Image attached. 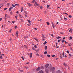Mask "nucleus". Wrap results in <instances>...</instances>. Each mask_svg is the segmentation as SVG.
<instances>
[{
  "label": "nucleus",
  "mask_w": 73,
  "mask_h": 73,
  "mask_svg": "<svg viewBox=\"0 0 73 73\" xmlns=\"http://www.w3.org/2000/svg\"><path fill=\"white\" fill-rule=\"evenodd\" d=\"M7 9V8H5L4 9V10H6V9Z\"/></svg>",
  "instance_id": "obj_58"
},
{
  "label": "nucleus",
  "mask_w": 73,
  "mask_h": 73,
  "mask_svg": "<svg viewBox=\"0 0 73 73\" xmlns=\"http://www.w3.org/2000/svg\"><path fill=\"white\" fill-rule=\"evenodd\" d=\"M45 66L46 68H48L49 66V64H48L45 65Z\"/></svg>",
  "instance_id": "obj_5"
},
{
  "label": "nucleus",
  "mask_w": 73,
  "mask_h": 73,
  "mask_svg": "<svg viewBox=\"0 0 73 73\" xmlns=\"http://www.w3.org/2000/svg\"><path fill=\"white\" fill-rule=\"evenodd\" d=\"M17 5V4H15V5L12 4V7H15V6H16Z\"/></svg>",
  "instance_id": "obj_4"
},
{
  "label": "nucleus",
  "mask_w": 73,
  "mask_h": 73,
  "mask_svg": "<svg viewBox=\"0 0 73 73\" xmlns=\"http://www.w3.org/2000/svg\"><path fill=\"white\" fill-rule=\"evenodd\" d=\"M60 34H62V35H63L64 34V33H62L61 32H60Z\"/></svg>",
  "instance_id": "obj_39"
},
{
  "label": "nucleus",
  "mask_w": 73,
  "mask_h": 73,
  "mask_svg": "<svg viewBox=\"0 0 73 73\" xmlns=\"http://www.w3.org/2000/svg\"><path fill=\"white\" fill-rule=\"evenodd\" d=\"M20 20H21V21H22L23 22V19H21Z\"/></svg>",
  "instance_id": "obj_56"
},
{
  "label": "nucleus",
  "mask_w": 73,
  "mask_h": 73,
  "mask_svg": "<svg viewBox=\"0 0 73 73\" xmlns=\"http://www.w3.org/2000/svg\"><path fill=\"white\" fill-rule=\"evenodd\" d=\"M55 55H52V57H55Z\"/></svg>",
  "instance_id": "obj_47"
},
{
  "label": "nucleus",
  "mask_w": 73,
  "mask_h": 73,
  "mask_svg": "<svg viewBox=\"0 0 73 73\" xmlns=\"http://www.w3.org/2000/svg\"><path fill=\"white\" fill-rule=\"evenodd\" d=\"M64 20H67V19L65 17L64 18Z\"/></svg>",
  "instance_id": "obj_46"
},
{
  "label": "nucleus",
  "mask_w": 73,
  "mask_h": 73,
  "mask_svg": "<svg viewBox=\"0 0 73 73\" xmlns=\"http://www.w3.org/2000/svg\"><path fill=\"white\" fill-rule=\"evenodd\" d=\"M25 17H27V15L26 14H25Z\"/></svg>",
  "instance_id": "obj_51"
},
{
  "label": "nucleus",
  "mask_w": 73,
  "mask_h": 73,
  "mask_svg": "<svg viewBox=\"0 0 73 73\" xmlns=\"http://www.w3.org/2000/svg\"><path fill=\"white\" fill-rule=\"evenodd\" d=\"M63 65H64V66H67V64L65 63H64Z\"/></svg>",
  "instance_id": "obj_6"
},
{
  "label": "nucleus",
  "mask_w": 73,
  "mask_h": 73,
  "mask_svg": "<svg viewBox=\"0 0 73 73\" xmlns=\"http://www.w3.org/2000/svg\"><path fill=\"white\" fill-rule=\"evenodd\" d=\"M25 68L27 69H28L29 68L28 66H26V67H25Z\"/></svg>",
  "instance_id": "obj_30"
},
{
  "label": "nucleus",
  "mask_w": 73,
  "mask_h": 73,
  "mask_svg": "<svg viewBox=\"0 0 73 73\" xmlns=\"http://www.w3.org/2000/svg\"><path fill=\"white\" fill-rule=\"evenodd\" d=\"M40 9H42V6H40Z\"/></svg>",
  "instance_id": "obj_45"
},
{
  "label": "nucleus",
  "mask_w": 73,
  "mask_h": 73,
  "mask_svg": "<svg viewBox=\"0 0 73 73\" xmlns=\"http://www.w3.org/2000/svg\"><path fill=\"white\" fill-rule=\"evenodd\" d=\"M54 69H55V68L53 67L50 69V70L52 71V73H54Z\"/></svg>",
  "instance_id": "obj_1"
},
{
  "label": "nucleus",
  "mask_w": 73,
  "mask_h": 73,
  "mask_svg": "<svg viewBox=\"0 0 73 73\" xmlns=\"http://www.w3.org/2000/svg\"><path fill=\"white\" fill-rule=\"evenodd\" d=\"M49 6H50L49 5H47V8H48V7H49Z\"/></svg>",
  "instance_id": "obj_55"
},
{
  "label": "nucleus",
  "mask_w": 73,
  "mask_h": 73,
  "mask_svg": "<svg viewBox=\"0 0 73 73\" xmlns=\"http://www.w3.org/2000/svg\"><path fill=\"white\" fill-rule=\"evenodd\" d=\"M46 43H47V42H46V41H45L44 43H43V44L44 45H45Z\"/></svg>",
  "instance_id": "obj_14"
},
{
  "label": "nucleus",
  "mask_w": 73,
  "mask_h": 73,
  "mask_svg": "<svg viewBox=\"0 0 73 73\" xmlns=\"http://www.w3.org/2000/svg\"><path fill=\"white\" fill-rule=\"evenodd\" d=\"M46 24L47 25H49V24H50L49 23V22H46Z\"/></svg>",
  "instance_id": "obj_26"
},
{
  "label": "nucleus",
  "mask_w": 73,
  "mask_h": 73,
  "mask_svg": "<svg viewBox=\"0 0 73 73\" xmlns=\"http://www.w3.org/2000/svg\"><path fill=\"white\" fill-rule=\"evenodd\" d=\"M19 17L20 18H21H21H22V17H21V14H19Z\"/></svg>",
  "instance_id": "obj_21"
},
{
  "label": "nucleus",
  "mask_w": 73,
  "mask_h": 73,
  "mask_svg": "<svg viewBox=\"0 0 73 73\" xmlns=\"http://www.w3.org/2000/svg\"><path fill=\"white\" fill-rule=\"evenodd\" d=\"M21 58L23 59V61H24V57H23V56H22L21 57Z\"/></svg>",
  "instance_id": "obj_25"
},
{
  "label": "nucleus",
  "mask_w": 73,
  "mask_h": 73,
  "mask_svg": "<svg viewBox=\"0 0 73 73\" xmlns=\"http://www.w3.org/2000/svg\"><path fill=\"white\" fill-rule=\"evenodd\" d=\"M69 56H70V57H72V55L70 54H69Z\"/></svg>",
  "instance_id": "obj_49"
},
{
  "label": "nucleus",
  "mask_w": 73,
  "mask_h": 73,
  "mask_svg": "<svg viewBox=\"0 0 73 73\" xmlns=\"http://www.w3.org/2000/svg\"><path fill=\"white\" fill-rule=\"evenodd\" d=\"M3 58V56H2V55H1V56H0V58Z\"/></svg>",
  "instance_id": "obj_29"
},
{
  "label": "nucleus",
  "mask_w": 73,
  "mask_h": 73,
  "mask_svg": "<svg viewBox=\"0 0 73 73\" xmlns=\"http://www.w3.org/2000/svg\"><path fill=\"white\" fill-rule=\"evenodd\" d=\"M27 21H28V23H31V21L29 20H27Z\"/></svg>",
  "instance_id": "obj_16"
},
{
  "label": "nucleus",
  "mask_w": 73,
  "mask_h": 73,
  "mask_svg": "<svg viewBox=\"0 0 73 73\" xmlns=\"http://www.w3.org/2000/svg\"><path fill=\"white\" fill-rule=\"evenodd\" d=\"M12 11H11L10 13V14L11 15H12Z\"/></svg>",
  "instance_id": "obj_32"
},
{
  "label": "nucleus",
  "mask_w": 73,
  "mask_h": 73,
  "mask_svg": "<svg viewBox=\"0 0 73 73\" xmlns=\"http://www.w3.org/2000/svg\"><path fill=\"white\" fill-rule=\"evenodd\" d=\"M1 55H2V56H4V54H2Z\"/></svg>",
  "instance_id": "obj_61"
},
{
  "label": "nucleus",
  "mask_w": 73,
  "mask_h": 73,
  "mask_svg": "<svg viewBox=\"0 0 73 73\" xmlns=\"http://www.w3.org/2000/svg\"><path fill=\"white\" fill-rule=\"evenodd\" d=\"M37 6H38V7H39V6H40V5L38 4H37Z\"/></svg>",
  "instance_id": "obj_54"
},
{
  "label": "nucleus",
  "mask_w": 73,
  "mask_h": 73,
  "mask_svg": "<svg viewBox=\"0 0 73 73\" xmlns=\"http://www.w3.org/2000/svg\"><path fill=\"white\" fill-rule=\"evenodd\" d=\"M58 44L57 43H56V47L57 46Z\"/></svg>",
  "instance_id": "obj_48"
},
{
  "label": "nucleus",
  "mask_w": 73,
  "mask_h": 73,
  "mask_svg": "<svg viewBox=\"0 0 73 73\" xmlns=\"http://www.w3.org/2000/svg\"><path fill=\"white\" fill-rule=\"evenodd\" d=\"M57 73H61V72L59 70H58Z\"/></svg>",
  "instance_id": "obj_11"
},
{
  "label": "nucleus",
  "mask_w": 73,
  "mask_h": 73,
  "mask_svg": "<svg viewBox=\"0 0 73 73\" xmlns=\"http://www.w3.org/2000/svg\"><path fill=\"white\" fill-rule=\"evenodd\" d=\"M40 70V67H38L36 69L37 71H38V70Z\"/></svg>",
  "instance_id": "obj_3"
},
{
  "label": "nucleus",
  "mask_w": 73,
  "mask_h": 73,
  "mask_svg": "<svg viewBox=\"0 0 73 73\" xmlns=\"http://www.w3.org/2000/svg\"><path fill=\"white\" fill-rule=\"evenodd\" d=\"M15 16V18H16V19H17V17L16 16Z\"/></svg>",
  "instance_id": "obj_35"
},
{
  "label": "nucleus",
  "mask_w": 73,
  "mask_h": 73,
  "mask_svg": "<svg viewBox=\"0 0 73 73\" xmlns=\"http://www.w3.org/2000/svg\"><path fill=\"white\" fill-rule=\"evenodd\" d=\"M35 1H36L35 0H33V1H32V3H35Z\"/></svg>",
  "instance_id": "obj_20"
},
{
  "label": "nucleus",
  "mask_w": 73,
  "mask_h": 73,
  "mask_svg": "<svg viewBox=\"0 0 73 73\" xmlns=\"http://www.w3.org/2000/svg\"><path fill=\"white\" fill-rule=\"evenodd\" d=\"M51 24H52V25H54L53 24V22H51Z\"/></svg>",
  "instance_id": "obj_43"
},
{
  "label": "nucleus",
  "mask_w": 73,
  "mask_h": 73,
  "mask_svg": "<svg viewBox=\"0 0 73 73\" xmlns=\"http://www.w3.org/2000/svg\"><path fill=\"white\" fill-rule=\"evenodd\" d=\"M12 31V29H11L10 31H9V32H11Z\"/></svg>",
  "instance_id": "obj_40"
},
{
  "label": "nucleus",
  "mask_w": 73,
  "mask_h": 73,
  "mask_svg": "<svg viewBox=\"0 0 73 73\" xmlns=\"http://www.w3.org/2000/svg\"><path fill=\"white\" fill-rule=\"evenodd\" d=\"M13 8V7H11L9 9V11H11V9Z\"/></svg>",
  "instance_id": "obj_7"
},
{
  "label": "nucleus",
  "mask_w": 73,
  "mask_h": 73,
  "mask_svg": "<svg viewBox=\"0 0 73 73\" xmlns=\"http://www.w3.org/2000/svg\"><path fill=\"white\" fill-rule=\"evenodd\" d=\"M64 42H65V44H68V42H66V41H64Z\"/></svg>",
  "instance_id": "obj_33"
},
{
  "label": "nucleus",
  "mask_w": 73,
  "mask_h": 73,
  "mask_svg": "<svg viewBox=\"0 0 73 73\" xmlns=\"http://www.w3.org/2000/svg\"><path fill=\"white\" fill-rule=\"evenodd\" d=\"M35 40H36V41H37V42H38V39H37L35 38Z\"/></svg>",
  "instance_id": "obj_24"
},
{
  "label": "nucleus",
  "mask_w": 73,
  "mask_h": 73,
  "mask_svg": "<svg viewBox=\"0 0 73 73\" xmlns=\"http://www.w3.org/2000/svg\"><path fill=\"white\" fill-rule=\"evenodd\" d=\"M53 27V28H54V26L53 25H52Z\"/></svg>",
  "instance_id": "obj_60"
},
{
  "label": "nucleus",
  "mask_w": 73,
  "mask_h": 73,
  "mask_svg": "<svg viewBox=\"0 0 73 73\" xmlns=\"http://www.w3.org/2000/svg\"><path fill=\"white\" fill-rule=\"evenodd\" d=\"M47 56L48 57H50V55L48 54L47 55Z\"/></svg>",
  "instance_id": "obj_23"
},
{
  "label": "nucleus",
  "mask_w": 73,
  "mask_h": 73,
  "mask_svg": "<svg viewBox=\"0 0 73 73\" xmlns=\"http://www.w3.org/2000/svg\"><path fill=\"white\" fill-rule=\"evenodd\" d=\"M69 17L70 18H71V17H72V16H71V15H69Z\"/></svg>",
  "instance_id": "obj_38"
},
{
  "label": "nucleus",
  "mask_w": 73,
  "mask_h": 73,
  "mask_svg": "<svg viewBox=\"0 0 73 73\" xmlns=\"http://www.w3.org/2000/svg\"><path fill=\"white\" fill-rule=\"evenodd\" d=\"M16 28H17V26H15V29H16Z\"/></svg>",
  "instance_id": "obj_63"
},
{
  "label": "nucleus",
  "mask_w": 73,
  "mask_h": 73,
  "mask_svg": "<svg viewBox=\"0 0 73 73\" xmlns=\"http://www.w3.org/2000/svg\"><path fill=\"white\" fill-rule=\"evenodd\" d=\"M70 31L71 32H72V31H73V30H72V29H70Z\"/></svg>",
  "instance_id": "obj_17"
},
{
  "label": "nucleus",
  "mask_w": 73,
  "mask_h": 73,
  "mask_svg": "<svg viewBox=\"0 0 73 73\" xmlns=\"http://www.w3.org/2000/svg\"><path fill=\"white\" fill-rule=\"evenodd\" d=\"M45 49L46 50V49H47V46H45Z\"/></svg>",
  "instance_id": "obj_19"
},
{
  "label": "nucleus",
  "mask_w": 73,
  "mask_h": 73,
  "mask_svg": "<svg viewBox=\"0 0 73 73\" xmlns=\"http://www.w3.org/2000/svg\"><path fill=\"white\" fill-rule=\"evenodd\" d=\"M24 12L25 13H26V14H27L28 13L27 12H26V11H24Z\"/></svg>",
  "instance_id": "obj_50"
},
{
  "label": "nucleus",
  "mask_w": 73,
  "mask_h": 73,
  "mask_svg": "<svg viewBox=\"0 0 73 73\" xmlns=\"http://www.w3.org/2000/svg\"><path fill=\"white\" fill-rule=\"evenodd\" d=\"M7 18H8V19H9V16H7Z\"/></svg>",
  "instance_id": "obj_53"
},
{
  "label": "nucleus",
  "mask_w": 73,
  "mask_h": 73,
  "mask_svg": "<svg viewBox=\"0 0 73 73\" xmlns=\"http://www.w3.org/2000/svg\"><path fill=\"white\" fill-rule=\"evenodd\" d=\"M65 54H64V52H63L62 53V55H63V56L64 57V55Z\"/></svg>",
  "instance_id": "obj_28"
},
{
  "label": "nucleus",
  "mask_w": 73,
  "mask_h": 73,
  "mask_svg": "<svg viewBox=\"0 0 73 73\" xmlns=\"http://www.w3.org/2000/svg\"><path fill=\"white\" fill-rule=\"evenodd\" d=\"M65 41V40H62V42H64Z\"/></svg>",
  "instance_id": "obj_27"
},
{
  "label": "nucleus",
  "mask_w": 73,
  "mask_h": 73,
  "mask_svg": "<svg viewBox=\"0 0 73 73\" xmlns=\"http://www.w3.org/2000/svg\"><path fill=\"white\" fill-rule=\"evenodd\" d=\"M20 72H23V70H20L19 71Z\"/></svg>",
  "instance_id": "obj_52"
},
{
  "label": "nucleus",
  "mask_w": 73,
  "mask_h": 73,
  "mask_svg": "<svg viewBox=\"0 0 73 73\" xmlns=\"http://www.w3.org/2000/svg\"><path fill=\"white\" fill-rule=\"evenodd\" d=\"M1 20H2V18H1L0 19V21H1Z\"/></svg>",
  "instance_id": "obj_62"
},
{
  "label": "nucleus",
  "mask_w": 73,
  "mask_h": 73,
  "mask_svg": "<svg viewBox=\"0 0 73 73\" xmlns=\"http://www.w3.org/2000/svg\"><path fill=\"white\" fill-rule=\"evenodd\" d=\"M16 34L17 36H18V34H19V32L17 31L16 33Z\"/></svg>",
  "instance_id": "obj_12"
},
{
  "label": "nucleus",
  "mask_w": 73,
  "mask_h": 73,
  "mask_svg": "<svg viewBox=\"0 0 73 73\" xmlns=\"http://www.w3.org/2000/svg\"><path fill=\"white\" fill-rule=\"evenodd\" d=\"M47 53V51H45L44 52V54H46Z\"/></svg>",
  "instance_id": "obj_22"
},
{
  "label": "nucleus",
  "mask_w": 73,
  "mask_h": 73,
  "mask_svg": "<svg viewBox=\"0 0 73 73\" xmlns=\"http://www.w3.org/2000/svg\"><path fill=\"white\" fill-rule=\"evenodd\" d=\"M61 38V37L58 36L57 38V39H58L59 38Z\"/></svg>",
  "instance_id": "obj_31"
},
{
  "label": "nucleus",
  "mask_w": 73,
  "mask_h": 73,
  "mask_svg": "<svg viewBox=\"0 0 73 73\" xmlns=\"http://www.w3.org/2000/svg\"><path fill=\"white\" fill-rule=\"evenodd\" d=\"M7 7H9V3H7Z\"/></svg>",
  "instance_id": "obj_18"
},
{
  "label": "nucleus",
  "mask_w": 73,
  "mask_h": 73,
  "mask_svg": "<svg viewBox=\"0 0 73 73\" xmlns=\"http://www.w3.org/2000/svg\"><path fill=\"white\" fill-rule=\"evenodd\" d=\"M48 71H49V70H48V69H46V72L47 73H48Z\"/></svg>",
  "instance_id": "obj_8"
},
{
  "label": "nucleus",
  "mask_w": 73,
  "mask_h": 73,
  "mask_svg": "<svg viewBox=\"0 0 73 73\" xmlns=\"http://www.w3.org/2000/svg\"><path fill=\"white\" fill-rule=\"evenodd\" d=\"M60 58H62V56H60Z\"/></svg>",
  "instance_id": "obj_57"
},
{
  "label": "nucleus",
  "mask_w": 73,
  "mask_h": 73,
  "mask_svg": "<svg viewBox=\"0 0 73 73\" xmlns=\"http://www.w3.org/2000/svg\"><path fill=\"white\" fill-rule=\"evenodd\" d=\"M60 41H61V40H58V42H60Z\"/></svg>",
  "instance_id": "obj_44"
},
{
  "label": "nucleus",
  "mask_w": 73,
  "mask_h": 73,
  "mask_svg": "<svg viewBox=\"0 0 73 73\" xmlns=\"http://www.w3.org/2000/svg\"><path fill=\"white\" fill-rule=\"evenodd\" d=\"M70 38L71 40L72 39V36H70Z\"/></svg>",
  "instance_id": "obj_37"
},
{
  "label": "nucleus",
  "mask_w": 73,
  "mask_h": 73,
  "mask_svg": "<svg viewBox=\"0 0 73 73\" xmlns=\"http://www.w3.org/2000/svg\"><path fill=\"white\" fill-rule=\"evenodd\" d=\"M41 68L42 69H44V66H41Z\"/></svg>",
  "instance_id": "obj_36"
},
{
  "label": "nucleus",
  "mask_w": 73,
  "mask_h": 73,
  "mask_svg": "<svg viewBox=\"0 0 73 73\" xmlns=\"http://www.w3.org/2000/svg\"><path fill=\"white\" fill-rule=\"evenodd\" d=\"M30 57H32V53H30Z\"/></svg>",
  "instance_id": "obj_13"
},
{
  "label": "nucleus",
  "mask_w": 73,
  "mask_h": 73,
  "mask_svg": "<svg viewBox=\"0 0 73 73\" xmlns=\"http://www.w3.org/2000/svg\"><path fill=\"white\" fill-rule=\"evenodd\" d=\"M38 73H44V72L42 70H40L39 72Z\"/></svg>",
  "instance_id": "obj_2"
},
{
  "label": "nucleus",
  "mask_w": 73,
  "mask_h": 73,
  "mask_svg": "<svg viewBox=\"0 0 73 73\" xmlns=\"http://www.w3.org/2000/svg\"><path fill=\"white\" fill-rule=\"evenodd\" d=\"M42 37L43 38H46L45 36L44 35H42Z\"/></svg>",
  "instance_id": "obj_9"
},
{
  "label": "nucleus",
  "mask_w": 73,
  "mask_h": 73,
  "mask_svg": "<svg viewBox=\"0 0 73 73\" xmlns=\"http://www.w3.org/2000/svg\"><path fill=\"white\" fill-rule=\"evenodd\" d=\"M9 40L10 41H12V38H10V39H9Z\"/></svg>",
  "instance_id": "obj_42"
},
{
  "label": "nucleus",
  "mask_w": 73,
  "mask_h": 73,
  "mask_svg": "<svg viewBox=\"0 0 73 73\" xmlns=\"http://www.w3.org/2000/svg\"><path fill=\"white\" fill-rule=\"evenodd\" d=\"M66 52H67V53H69V52L68 50H67Z\"/></svg>",
  "instance_id": "obj_34"
},
{
  "label": "nucleus",
  "mask_w": 73,
  "mask_h": 73,
  "mask_svg": "<svg viewBox=\"0 0 73 73\" xmlns=\"http://www.w3.org/2000/svg\"><path fill=\"white\" fill-rule=\"evenodd\" d=\"M34 47H35V48H37V46H36V45H35V46H34Z\"/></svg>",
  "instance_id": "obj_41"
},
{
  "label": "nucleus",
  "mask_w": 73,
  "mask_h": 73,
  "mask_svg": "<svg viewBox=\"0 0 73 73\" xmlns=\"http://www.w3.org/2000/svg\"><path fill=\"white\" fill-rule=\"evenodd\" d=\"M12 23H15V21H12Z\"/></svg>",
  "instance_id": "obj_59"
},
{
  "label": "nucleus",
  "mask_w": 73,
  "mask_h": 73,
  "mask_svg": "<svg viewBox=\"0 0 73 73\" xmlns=\"http://www.w3.org/2000/svg\"><path fill=\"white\" fill-rule=\"evenodd\" d=\"M37 5V3L36 2L35 3V6L36 5Z\"/></svg>",
  "instance_id": "obj_15"
},
{
  "label": "nucleus",
  "mask_w": 73,
  "mask_h": 73,
  "mask_svg": "<svg viewBox=\"0 0 73 73\" xmlns=\"http://www.w3.org/2000/svg\"><path fill=\"white\" fill-rule=\"evenodd\" d=\"M27 4H28V5L29 6V7H30V6H31V5H31V4L29 3H27Z\"/></svg>",
  "instance_id": "obj_10"
},
{
  "label": "nucleus",
  "mask_w": 73,
  "mask_h": 73,
  "mask_svg": "<svg viewBox=\"0 0 73 73\" xmlns=\"http://www.w3.org/2000/svg\"><path fill=\"white\" fill-rule=\"evenodd\" d=\"M65 39V37H64L63 38V39Z\"/></svg>",
  "instance_id": "obj_64"
}]
</instances>
